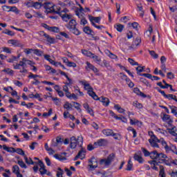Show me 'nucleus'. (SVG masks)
Masks as SVG:
<instances>
[{
	"label": "nucleus",
	"instance_id": "1",
	"mask_svg": "<svg viewBox=\"0 0 177 177\" xmlns=\"http://www.w3.org/2000/svg\"><path fill=\"white\" fill-rule=\"evenodd\" d=\"M71 144L70 147L72 149V150H74L75 147H77V145H78L80 142V143L84 142V138H82V136H78L77 139L75 138V136H72L71 138Z\"/></svg>",
	"mask_w": 177,
	"mask_h": 177
},
{
	"label": "nucleus",
	"instance_id": "2",
	"mask_svg": "<svg viewBox=\"0 0 177 177\" xmlns=\"http://www.w3.org/2000/svg\"><path fill=\"white\" fill-rule=\"evenodd\" d=\"M114 158H115V154L111 153L106 159H102L100 162L101 165L104 164L106 167H109L114 161Z\"/></svg>",
	"mask_w": 177,
	"mask_h": 177
},
{
	"label": "nucleus",
	"instance_id": "3",
	"mask_svg": "<svg viewBox=\"0 0 177 177\" xmlns=\"http://www.w3.org/2000/svg\"><path fill=\"white\" fill-rule=\"evenodd\" d=\"M55 6V4L51 2H44L43 3V8L46 10V12L47 13H53V10H55V8H53Z\"/></svg>",
	"mask_w": 177,
	"mask_h": 177
},
{
	"label": "nucleus",
	"instance_id": "4",
	"mask_svg": "<svg viewBox=\"0 0 177 177\" xmlns=\"http://www.w3.org/2000/svg\"><path fill=\"white\" fill-rule=\"evenodd\" d=\"M83 31H84V32H85V34L91 35V37L94 39V41H99V39H100V38L99 37L95 36V32H93V30H92V29H91V28L89 26H86L84 28Z\"/></svg>",
	"mask_w": 177,
	"mask_h": 177
},
{
	"label": "nucleus",
	"instance_id": "5",
	"mask_svg": "<svg viewBox=\"0 0 177 177\" xmlns=\"http://www.w3.org/2000/svg\"><path fill=\"white\" fill-rule=\"evenodd\" d=\"M160 140L158 138H157V137L156 136V135H152L151 136V138L149 140V142L150 143L151 147H156L158 149V147H160L158 146Z\"/></svg>",
	"mask_w": 177,
	"mask_h": 177
},
{
	"label": "nucleus",
	"instance_id": "6",
	"mask_svg": "<svg viewBox=\"0 0 177 177\" xmlns=\"http://www.w3.org/2000/svg\"><path fill=\"white\" fill-rule=\"evenodd\" d=\"M109 142L107 141V140L104 139V138H101L99 139L98 140H97V142H94V146H95V147H103L104 146H106V145H108Z\"/></svg>",
	"mask_w": 177,
	"mask_h": 177
},
{
	"label": "nucleus",
	"instance_id": "7",
	"mask_svg": "<svg viewBox=\"0 0 177 177\" xmlns=\"http://www.w3.org/2000/svg\"><path fill=\"white\" fill-rule=\"evenodd\" d=\"M142 42V39L140 37H137L135 41H133V44L131 46L129 47V49H133V50H135L138 49V47L139 45H140V43Z\"/></svg>",
	"mask_w": 177,
	"mask_h": 177
},
{
	"label": "nucleus",
	"instance_id": "8",
	"mask_svg": "<svg viewBox=\"0 0 177 177\" xmlns=\"http://www.w3.org/2000/svg\"><path fill=\"white\" fill-rule=\"evenodd\" d=\"M88 167H90L91 169H95V168H97V160L95 156H93L91 159L88 160Z\"/></svg>",
	"mask_w": 177,
	"mask_h": 177
},
{
	"label": "nucleus",
	"instance_id": "9",
	"mask_svg": "<svg viewBox=\"0 0 177 177\" xmlns=\"http://www.w3.org/2000/svg\"><path fill=\"white\" fill-rule=\"evenodd\" d=\"M168 157L167 155L164 154L163 153H158V158L156 161H162L160 162H167L168 161Z\"/></svg>",
	"mask_w": 177,
	"mask_h": 177
},
{
	"label": "nucleus",
	"instance_id": "10",
	"mask_svg": "<svg viewBox=\"0 0 177 177\" xmlns=\"http://www.w3.org/2000/svg\"><path fill=\"white\" fill-rule=\"evenodd\" d=\"M40 35L41 37H44V38H46L47 42H49L50 44H55V38L50 37V36L45 33V32H41Z\"/></svg>",
	"mask_w": 177,
	"mask_h": 177
},
{
	"label": "nucleus",
	"instance_id": "11",
	"mask_svg": "<svg viewBox=\"0 0 177 177\" xmlns=\"http://www.w3.org/2000/svg\"><path fill=\"white\" fill-rule=\"evenodd\" d=\"M39 165L41 167L39 169V172L41 174V175H45V174H46V169H45V165L44 164V162L41 160L39 161Z\"/></svg>",
	"mask_w": 177,
	"mask_h": 177
},
{
	"label": "nucleus",
	"instance_id": "12",
	"mask_svg": "<svg viewBox=\"0 0 177 177\" xmlns=\"http://www.w3.org/2000/svg\"><path fill=\"white\" fill-rule=\"evenodd\" d=\"M59 16L62 17L64 21H68L69 20H71L73 19V15H68L67 13L62 14L61 12V15H59Z\"/></svg>",
	"mask_w": 177,
	"mask_h": 177
},
{
	"label": "nucleus",
	"instance_id": "13",
	"mask_svg": "<svg viewBox=\"0 0 177 177\" xmlns=\"http://www.w3.org/2000/svg\"><path fill=\"white\" fill-rule=\"evenodd\" d=\"M38 1L39 2L33 1V8H35V9H41V8L44 6V3H42V2H45L46 0H38Z\"/></svg>",
	"mask_w": 177,
	"mask_h": 177
},
{
	"label": "nucleus",
	"instance_id": "14",
	"mask_svg": "<svg viewBox=\"0 0 177 177\" xmlns=\"http://www.w3.org/2000/svg\"><path fill=\"white\" fill-rule=\"evenodd\" d=\"M66 154L67 153L66 152H64L63 153H62V155L55 154L54 158L57 160H59V161H65L66 160H67V157L63 156H66Z\"/></svg>",
	"mask_w": 177,
	"mask_h": 177
},
{
	"label": "nucleus",
	"instance_id": "15",
	"mask_svg": "<svg viewBox=\"0 0 177 177\" xmlns=\"http://www.w3.org/2000/svg\"><path fill=\"white\" fill-rule=\"evenodd\" d=\"M68 30H71V28H74V27H77V22L74 19H71L69 23L66 26Z\"/></svg>",
	"mask_w": 177,
	"mask_h": 177
},
{
	"label": "nucleus",
	"instance_id": "16",
	"mask_svg": "<svg viewBox=\"0 0 177 177\" xmlns=\"http://www.w3.org/2000/svg\"><path fill=\"white\" fill-rule=\"evenodd\" d=\"M8 44H10L11 45L15 47L21 46V43H20V41L16 39L8 40Z\"/></svg>",
	"mask_w": 177,
	"mask_h": 177
},
{
	"label": "nucleus",
	"instance_id": "17",
	"mask_svg": "<svg viewBox=\"0 0 177 177\" xmlns=\"http://www.w3.org/2000/svg\"><path fill=\"white\" fill-rule=\"evenodd\" d=\"M87 66H86V70H88V68H90V70H92L94 73H98L99 71L95 66L92 65V64L89 63L88 62H86Z\"/></svg>",
	"mask_w": 177,
	"mask_h": 177
},
{
	"label": "nucleus",
	"instance_id": "18",
	"mask_svg": "<svg viewBox=\"0 0 177 177\" xmlns=\"http://www.w3.org/2000/svg\"><path fill=\"white\" fill-rule=\"evenodd\" d=\"M159 143H161L162 146H163L165 151H168V150L169 149V146H168V144L167 143V141H165V140H164V138H160L159 140Z\"/></svg>",
	"mask_w": 177,
	"mask_h": 177
},
{
	"label": "nucleus",
	"instance_id": "19",
	"mask_svg": "<svg viewBox=\"0 0 177 177\" xmlns=\"http://www.w3.org/2000/svg\"><path fill=\"white\" fill-rule=\"evenodd\" d=\"M100 102H102V103H103L104 106H106V107L110 104V100L106 97H101L100 98Z\"/></svg>",
	"mask_w": 177,
	"mask_h": 177
},
{
	"label": "nucleus",
	"instance_id": "20",
	"mask_svg": "<svg viewBox=\"0 0 177 177\" xmlns=\"http://www.w3.org/2000/svg\"><path fill=\"white\" fill-rule=\"evenodd\" d=\"M82 85H84V89L87 91L88 95L89 94V91H93V88L92 86H91V84L86 83V82H82Z\"/></svg>",
	"mask_w": 177,
	"mask_h": 177
},
{
	"label": "nucleus",
	"instance_id": "21",
	"mask_svg": "<svg viewBox=\"0 0 177 177\" xmlns=\"http://www.w3.org/2000/svg\"><path fill=\"white\" fill-rule=\"evenodd\" d=\"M102 133L105 136H113V131L110 129L102 130Z\"/></svg>",
	"mask_w": 177,
	"mask_h": 177
},
{
	"label": "nucleus",
	"instance_id": "22",
	"mask_svg": "<svg viewBox=\"0 0 177 177\" xmlns=\"http://www.w3.org/2000/svg\"><path fill=\"white\" fill-rule=\"evenodd\" d=\"M102 19V18L100 17H93V16H89V20L90 21H91V24L92 22L93 23V21H95V23H100V20Z\"/></svg>",
	"mask_w": 177,
	"mask_h": 177
},
{
	"label": "nucleus",
	"instance_id": "23",
	"mask_svg": "<svg viewBox=\"0 0 177 177\" xmlns=\"http://www.w3.org/2000/svg\"><path fill=\"white\" fill-rule=\"evenodd\" d=\"M53 9L54 10L53 13H55L56 15H59V16L60 15H62V12H60V10H62V8L60 6L54 4Z\"/></svg>",
	"mask_w": 177,
	"mask_h": 177
},
{
	"label": "nucleus",
	"instance_id": "24",
	"mask_svg": "<svg viewBox=\"0 0 177 177\" xmlns=\"http://www.w3.org/2000/svg\"><path fill=\"white\" fill-rule=\"evenodd\" d=\"M167 130L170 135H172V136H175L176 138H177V129L176 127H173L171 129H167Z\"/></svg>",
	"mask_w": 177,
	"mask_h": 177
},
{
	"label": "nucleus",
	"instance_id": "25",
	"mask_svg": "<svg viewBox=\"0 0 177 177\" xmlns=\"http://www.w3.org/2000/svg\"><path fill=\"white\" fill-rule=\"evenodd\" d=\"M3 150L8 151V153H16V150L13 147H8L6 145H3Z\"/></svg>",
	"mask_w": 177,
	"mask_h": 177
},
{
	"label": "nucleus",
	"instance_id": "26",
	"mask_svg": "<svg viewBox=\"0 0 177 177\" xmlns=\"http://www.w3.org/2000/svg\"><path fill=\"white\" fill-rule=\"evenodd\" d=\"M88 95L93 97L94 100H100V97L99 98L97 95H96V93L93 92V91H88Z\"/></svg>",
	"mask_w": 177,
	"mask_h": 177
},
{
	"label": "nucleus",
	"instance_id": "27",
	"mask_svg": "<svg viewBox=\"0 0 177 177\" xmlns=\"http://www.w3.org/2000/svg\"><path fill=\"white\" fill-rule=\"evenodd\" d=\"M133 158L136 161H138L140 164H142L143 162V158H142V156L138 153H135Z\"/></svg>",
	"mask_w": 177,
	"mask_h": 177
},
{
	"label": "nucleus",
	"instance_id": "28",
	"mask_svg": "<svg viewBox=\"0 0 177 177\" xmlns=\"http://www.w3.org/2000/svg\"><path fill=\"white\" fill-rule=\"evenodd\" d=\"M163 121H169V125H171L173 121L171 120V116L169 115L164 114L162 118Z\"/></svg>",
	"mask_w": 177,
	"mask_h": 177
},
{
	"label": "nucleus",
	"instance_id": "29",
	"mask_svg": "<svg viewBox=\"0 0 177 177\" xmlns=\"http://www.w3.org/2000/svg\"><path fill=\"white\" fill-rule=\"evenodd\" d=\"M78 153H80V160H84V158H85V153H86V149H85L84 147H82Z\"/></svg>",
	"mask_w": 177,
	"mask_h": 177
},
{
	"label": "nucleus",
	"instance_id": "30",
	"mask_svg": "<svg viewBox=\"0 0 177 177\" xmlns=\"http://www.w3.org/2000/svg\"><path fill=\"white\" fill-rule=\"evenodd\" d=\"M82 53H83L84 56H87V57H91V58L93 57V55H94L91 51L86 50H82Z\"/></svg>",
	"mask_w": 177,
	"mask_h": 177
},
{
	"label": "nucleus",
	"instance_id": "31",
	"mask_svg": "<svg viewBox=\"0 0 177 177\" xmlns=\"http://www.w3.org/2000/svg\"><path fill=\"white\" fill-rule=\"evenodd\" d=\"M69 31L73 34H75V35H80V34H81V32H80V30L77 28V26H74V28L69 29Z\"/></svg>",
	"mask_w": 177,
	"mask_h": 177
},
{
	"label": "nucleus",
	"instance_id": "32",
	"mask_svg": "<svg viewBox=\"0 0 177 177\" xmlns=\"http://www.w3.org/2000/svg\"><path fill=\"white\" fill-rule=\"evenodd\" d=\"M131 125H142V122L136 119H130Z\"/></svg>",
	"mask_w": 177,
	"mask_h": 177
},
{
	"label": "nucleus",
	"instance_id": "33",
	"mask_svg": "<svg viewBox=\"0 0 177 177\" xmlns=\"http://www.w3.org/2000/svg\"><path fill=\"white\" fill-rule=\"evenodd\" d=\"M158 157V152H157V151H153L151 152V155H150V158H151V160H156Z\"/></svg>",
	"mask_w": 177,
	"mask_h": 177
},
{
	"label": "nucleus",
	"instance_id": "34",
	"mask_svg": "<svg viewBox=\"0 0 177 177\" xmlns=\"http://www.w3.org/2000/svg\"><path fill=\"white\" fill-rule=\"evenodd\" d=\"M24 160H25V162H26V164H28L29 165H34V161L32 160V159H31V158H28L27 156H24Z\"/></svg>",
	"mask_w": 177,
	"mask_h": 177
},
{
	"label": "nucleus",
	"instance_id": "35",
	"mask_svg": "<svg viewBox=\"0 0 177 177\" xmlns=\"http://www.w3.org/2000/svg\"><path fill=\"white\" fill-rule=\"evenodd\" d=\"M140 82H142V84H145V85H146V86H149V88H151V84H150V83L147 81V80L141 77L140 79Z\"/></svg>",
	"mask_w": 177,
	"mask_h": 177
},
{
	"label": "nucleus",
	"instance_id": "36",
	"mask_svg": "<svg viewBox=\"0 0 177 177\" xmlns=\"http://www.w3.org/2000/svg\"><path fill=\"white\" fill-rule=\"evenodd\" d=\"M133 106L136 107V109H143V105L138 102V101H134L133 102Z\"/></svg>",
	"mask_w": 177,
	"mask_h": 177
},
{
	"label": "nucleus",
	"instance_id": "37",
	"mask_svg": "<svg viewBox=\"0 0 177 177\" xmlns=\"http://www.w3.org/2000/svg\"><path fill=\"white\" fill-rule=\"evenodd\" d=\"M64 109H66V110H71V109H73V104H70L68 102H66L64 104Z\"/></svg>",
	"mask_w": 177,
	"mask_h": 177
},
{
	"label": "nucleus",
	"instance_id": "38",
	"mask_svg": "<svg viewBox=\"0 0 177 177\" xmlns=\"http://www.w3.org/2000/svg\"><path fill=\"white\" fill-rule=\"evenodd\" d=\"M12 172L17 175V174L20 173V168L17 165H14L12 167Z\"/></svg>",
	"mask_w": 177,
	"mask_h": 177
},
{
	"label": "nucleus",
	"instance_id": "39",
	"mask_svg": "<svg viewBox=\"0 0 177 177\" xmlns=\"http://www.w3.org/2000/svg\"><path fill=\"white\" fill-rule=\"evenodd\" d=\"M115 28H116L117 31H118L119 32H121L124 30V25H122L121 24H118L116 26H115Z\"/></svg>",
	"mask_w": 177,
	"mask_h": 177
},
{
	"label": "nucleus",
	"instance_id": "40",
	"mask_svg": "<svg viewBox=\"0 0 177 177\" xmlns=\"http://www.w3.org/2000/svg\"><path fill=\"white\" fill-rule=\"evenodd\" d=\"M33 53L37 56H42V55H44V51L38 49H33Z\"/></svg>",
	"mask_w": 177,
	"mask_h": 177
},
{
	"label": "nucleus",
	"instance_id": "41",
	"mask_svg": "<svg viewBox=\"0 0 177 177\" xmlns=\"http://www.w3.org/2000/svg\"><path fill=\"white\" fill-rule=\"evenodd\" d=\"M114 109H115V110H117L120 113H122L125 111V110H124V109L121 108V106H120L119 104H115Z\"/></svg>",
	"mask_w": 177,
	"mask_h": 177
},
{
	"label": "nucleus",
	"instance_id": "42",
	"mask_svg": "<svg viewBox=\"0 0 177 177\" xmlns=\"http://www.w3.org/2000/svg\"><path fill=\"white\" fill-rule=\"evenodd\" d=\"M91 59H93L94 62H95L97 64H100L101 59L100 57H99L97 55H95L94 54Z\"/></svg>",
	"mask_w": 177,
	"mask_h": 177
},
{
	"label": "nucleus",
	"instance_id": "43",
	"mask_svg": "<svg viewBox=\"0 0 177 177\" xmlns=\"http://www.w3.org/2000/svg\"><path fill=\"white\" fill-rule=\"evenodd\" d=\"M136 70L137 71V74L140 75V73H143V71H145V66H138L136 68Z\"/></svg>",
	"mask_w": 177,
	"mask_h": 177
},
{
	"label": "nucleus",
	"instance_id": "44",
	"mask_svg": "<svg viewBox=\"0 0 177 177\" xmlns=\"http://www.w3.org/2000/svg\"><path fill=\"white\" fill-rule=\"evenodd\" d=\"M30 96H32L30 97V99H33V97H35L36 99H39V102H42V100H44V99L41 97V95H39V93H36L35 95L31 94Z\"/></svg>",
	"mask_w": 177,
	"mask_h": 177
},
{
	"label": "nucleus",
	"instance_id": "45",
	"mask_svg": "<svg viewBox=\"0 0 177 177\" xmlns=\"http://www.w3.org/2000/svg\"><path fill=\"white\" fill-rule=\"evenodd\" d=\"M167 151H173L174 154H177L176 147L175 145H171L169 147Z\"/></svg>",
	"mask_w": 177,
	"mask_h": 177
},
{
	"label": "nucleus",
	"instance_id": "46",
	"mask_svg": "<svg viewBox=\"0 0 177 177\" xmlns=\"http://www.w3.org/2000/svg\"><path fill=\"white\" fill-rule=\"evenodd\" d=\"M169 109L171 110L172 114L177 115V107L175 106H169Z\"/></svg>",
	"mask_w": 177,
	"mask_h": 177
},
{
	"label": "nucleus",
	"instance_id": "47",
	"mask_svg": "<svg viewBox=\"0 0 177 177\" xmlns=\"http://www.w3.org/2000/svg\"><path fill=\"white\" fill-rule=\"evenodd\" d=\"M3 73H6V74H9V75H13L15 71L10 68H5L3 70Z\"/></svg>",
	"mask_w": 177,
	"mask_h": 177
},
{
	"label": "nucleus",
	"instance_id": "48",
	"mask_svg": "<svg viewBox=\"0 0 177 177\" xmlns=\"http://www.w3.org/2000/svg\"><path fill=\"white\" fill-rule=\"evenodd\" d=\"M149 55L153 58V59H158V55L156 53V51L154 50H149Z\"/></svg>",
	"mask_w": 177,
	"mask_h": 177
},
{
	"label": "nucleus",
	"instance_id": "49",
	"mask_svg": "<svg viewBox=\"0 0 177 177\" xmlns=\"http://www.w3.org/2000/svg\"><path fill=\"white\" fill-rule=\"evenodd\" d=\"M100 64L102 66V67H106V68H109V67H110V64H109V62H107L106 59H104L102 63Z\"/></svg>",
	"mask_w": 177,
	"mask_h": 177
},
{
	"label": "nucleus",
	"instance_id": "50",
	"mask_svg": "<svg viewBox=\"0 0 177 177\" xmlns=\"http://www.w3.org/2000/svg\"><path fill=\"white\" fill-rule=\"evenodd\" d=\"M15 150H16L15 153H17V154H19L20 156H24V157L26 156V153H24V151H23V149L20 148H17Z\"/></svg>",
	"mask_w": 177,
	"mask_h": 177
},
{
	"label": "nucleus",
	"instance_id": "51",
	"mask_svg": "<svg viewBox=\"0 0 177 177\" xmlns=\"http://www.w3.org/2000/svg\"><path fill=\"white\" fill-rule=\"evenodd\" d=\"M17 164L19 165V167H21V168H27V165L23 160H18Z\"/></svg>",
	"mask_w": 177,
	"mask_h": 177
},
{
	"label": "nucleus",
	"instance_id": "52",
	"mask_svg": "<svg viewBox=\"0 0 177 177\" xmlns=\"http://www.w3.org/2000/svg\"><path fill=\"white\" fill-rule=\"evenodd\" d=\"M128 62L130 63V64H131V66H139V64L135 62V60H133L132 58H129Z\"/></svg>",
	"mask_w": 177,
	"mask_h": 177
},
{
	"label": "nucleus",
	"instance_id": "53",
	"mask_svg": "<svg viewBox=\"0 0 177 177\" xmlns=\"http://www.w3.org/2000/svg\"><path fill=\"white\" fill-rule=\"evenodd\" d=\"M3 32V34H7V35H10V37L15 36V32H13V31H12V30H9L8 29L4 30Z\"/></svg>",
	"mask_w": 177,
	"mask_h": 177
},
{
	"label": "nucleus",
	"instance_id": "54",
	"mask_svg": "<svg viewBox=\"0 0 177 177\" xmlns=\"http://www.w3.org/2000/svg\"><path fill=\"white\" fill-rule=\"evenodd\" d=\"M112 136L115 139V140H121V134L120 133H115L112 134Z\"/></svg>",
	"mask_w": 177,
	"mask_h": 177
},
{
	"label": "nucleus",
	"instance_id": "55",
	"mask_svg": "<svg viewBox=\"0 0 177 177\" xmlns=\"http://www.w3.org/2000/svg\"><path fill=\"white\" fill-rule=\"evenodd\" d=\"M132 161H131V159L129 160L128 164H127V171H131L132 169Z\"/></svg>",
	"mask_w": 177,
	"mask_h": 177
},
{
	"label": "nucleus",
	"instance_id": "56",
	"mask_svg": "<svg viewBox=\"0 0 177 177\" xmlns=\"http://www.w3.org/2000/svg\"><path fill=\"white\" fill-rule=\"evenodd\" d=\"M141 77H146V78H149V80H151L153 78V76L150 73H142L140 74Z\"/></svg>",
	"mask_w": 177,
	"mask_h": 177
},
{
	"label": "nucleus",
	"instance_id": "57",
	"mask_svg": "<svg viewBox=\"0 0 177 177\" xmlns=\"http://www.w3.org/2000/svg\"><path fill=\"white\" fill-rule=\"evenodd\" d=\"M106 52H108V53H109V57H111V59H118L117 55H115L113 53H112L111 52H110V50H107Z\"/></svg>",
	"mask_w": 177,
	"mask_h": 177
},
{
	"label": "nucleus",
	"instance_id": "58",
	"mask_svg": "<svg viewBox=\"0 0 177 177\" xmlns=\"http://www.w3.org/2000/svg\"><path fill=\"white\" fill-rule=\"evenodd\" d=\"M53 110H52V109H50L48 110V113H43V117H49L50 115H52V113H53Z\"/></svg>",
	"mask_w": 177,
	"mask_h": 177
},
{
	"label": "nucleus",
	"instance_id": "59",
	"mask_svg": "<svg viewBox=\"0 0 177 177\" xmlns=\"http://www.w3.org/2000/svg\"><path fill=\"white\" fill-rule=\"evenodd\" d=\"M142 152L144 153V156L145 157H149V156H150L151 154V152H149V151H147L146 149L143 148L142 149Z\"/></svg>",
	"mask_w": 177,
	"mask_h": 177
},
{
	"label": "nucleus",
	"instance_id": "60",
	"mask_svg": "<svg viewBox=\"0 0 177 177\" xmlns=\"http://www.w3.org/2000/svg\"><path fill=\"white\" fill-rule=\"evenodd\" d=\"M63 170L62 168H58V171L57 172V177H63Z\"/></svg>",
	"mask_w": 177,
	"mask_h": 177
},
{
	"label": "nucleus",
	"instance_id": "61",
	"mask_svg": "<svg viewBox=\"0 0 177 177\" xmlns=\"http://www.w3.org/2000/svg\"><path fill=\"white\" fill-rule=\"evenodd\" d=\"M49 31H52L53 32H58L59 28H57L56 26H51V27H50Z\"/></svg>",
	"mask_w": 177,
	"mask_h": 177
},
{
	"label": "nucleus",
	"instance_id": "62",
	"mask_svg": "<svg viewBox=\"0 0 177 177\" xmlns=\"http://www.w3.org/2000/svg\"><path fill=\"white\" fill-rule=\"evenodd\" d=\"M25 5L27 8H34V1H28L25 3Z\"/></svg>",
	"mask_w": 177,
	"mask_h": 177
},
{
	"label": "nucleus",
	"instance_id": "63",
	"mask_svg": "<svg viewBox=\"0 0 177 177\" xmlns=\"http://www.w3.org/2000/svg\"><path fill=\"white\" fill-rule=\"evenodd\" d=\"M73 104L76 105V106H75V109H76V110H80V112H81L82 111L81 104H80V103L75 102H73Z\"/></svg>",
	"mask_w": 177,
	"mask_h": 177
},
{
	"label": "nucleus",
	"instance_id": "64",
	"mask_svg": "<svg viewBox=\"0 0 177 177\" xmlns=\"http://www.w3.org/2000/svg\"><path fill=\"white\" fill-rule=\"evenodd\" d=\"M75 15L79 17V19H84V13L80 11H75Z\"/></svg>",
	"mask_w": 177,
	"mask_h": 177
}]
</instances>
